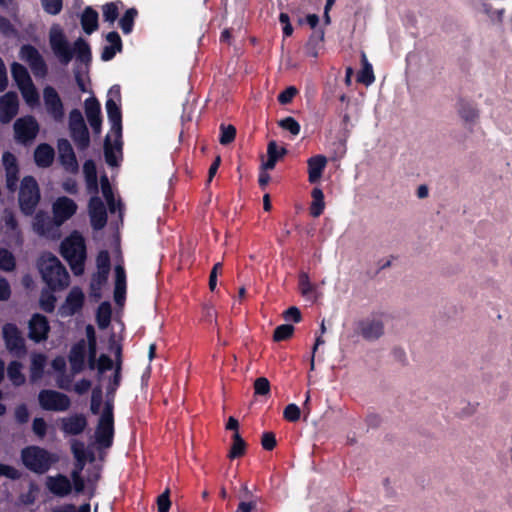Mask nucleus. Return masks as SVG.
Returning <instances> with one entry per match:
<instances>
[{"label":"nucleus","instance_id":"obj_1","mask_svg":"<svg viewBox=\"0 0 512 512\" xmlns=\"http://www.w3.org/2000/svg\"><path fill=\"white\" fill-rule=\"evenodd\" d=\"M71 449L75 459L77 460V466L71 474L73 485L66 476L61 474L48 476L45 479L46 488L52 494L59 497L67 496L73 488L77 493H80L84 490L85 484L81 477V471L87 461L93 460V454L85 448L83 443L73 441Z\"/></svg>","mask_w":512,"mask_h":512},{"label":"nucleus","instance_id":"obj_2","mask_svg":"<svg viewBox=\"0 0 512 512\" xmlns=\"http://www.w3.org/2000/svg\"><path fill=\"white\" fill-rule=\"evenodd\" d=\"M120 102V87L117 85L112 86L108 91L106 101V111L111 128L105 142V158L106 162L111 166L117 165L121 149L119 141L122 131Z\"/></svg>","mask_w":512,"mask_h":512},{"label":"nucleus","instance_id":"obj_3","mask_svg":"<svg viewBox=\"0 0 512 512\" xmlns=\"http://www.w3.org/2000/svg\"><path fill=\"white\" fill-rule=\"evenodd\" d=\"M91 410L100 414L97 429L95 432L96 442L102 447H109L112 444L114 435L113 412L110 403H101V392L94 391L91 400Z\"/></svg>","mask_w":512,"mask_h":512},{"label":"nucleus","instance_id":"obj_4","mask_svg":"<svg viewBox=\"0 0 512 512\" xmlns=\"http://www.w3.org/2000/svg\"><path fill=\"white\" fill-rule=\"evenodd\" d=\"M38 269L43 281L52 290H61L69 285V274L59 259L51 253H44L38 260Z\"/></svg>","mask_w":512,"mask_h":512},{"label":"nucleus","instance_id":"obj_5","mask_svg":"<svg viewBox=\"0 0 512 512\" xmlns=\"http://www.w3.org/2000/svg\"><path fill=\"white\" fill-rule=\"evenodd\" d=\"M60 252L75 275L83 274L86 246L84 238L79 232L71 233L62 241Z\"/></svg>","mask_w":512,"mask_h":512},{"label":"nucleus","instance_id":"obj_6","mask_svg":"<svg viewBox=\"0 0 512 512\" xmlns=\"http://www.w3.org/2000/svg\"><path fill=\"white\" fill-rule=\"evenodd\" d=\"M21 461L28 470L44 474L58 461V458L46 449L32 445L22 449Z\"/></svg>","mask_w":512,"mask_h":512},{"label":"nucleus","instance_id":"obj_7","mask_svg":"<svg viewBox=\"0 0 512 512\" xmlns=\"http://www.w3.org/2000/svg\"><path fill=\"white\" fill-rule=\"evenodd\" d=\"M40 200V191L36 180L31 176H26L21 181L19 191V205L21 211L26 215H31Z\"/></svg>","mask_w":512,"mask_h":512},{"label":"nucleus","instance_id":"obj_8","mask_svg":"<svg viewBox=\"0 0 512 512\" xmlns=\"http://www.w3.org/2000/svg\"><path fill=\"white\" fill-rule=\"evenodd\" d=\"M43 106L46 115L56 123L63 122L65 107L59 93L52 86H46L42 92Z\"/></svg>","mask_w":512,"mask_h":512},{"label":"nucleus","instance_id":"obj_9","mask_svg":"<svg viewBox=\"0 0 512 512\" xmlns=\"http://www.w3.org/2000/svg\"><path fill=\"white\" fill-rule=\"evenodd\" d=\"M38 402L40 407L47 411L63 412L70 407V399L67 395L50 389L39 392Z\"/></svg>","mask_w":512,"mask_h":512},{"label":"nucleus","instance_id":"obj_10","mask_svg":"<svg viewBox=\"0 0 512 512\" xmlns=\"http://www.w3.org/2000/svg\"><path fill=\"white\" fill-rule=\"evenodd\" d=\"M13 128L16 141L22 144L32 142L39 132L37 120L30 115L17 119Z\"/></svg>","mask_w":512,"mask_h":512},{"label":"nucleus","instance_id":"obj_11","mask_svg":"<svg viewBox=\"0 0 512 512\" xmlns=\"http://www.w3.org/2000/svg\"><path fill=\"white\" fill-rule=\"evenodd\" d=\"M49 42L54 54L64 63H68L73 56L72 50L59 25H53L49 32Z\"/></svg>","mask_w":512,"mask_h":512},{"label":"nucleus","instance_id":"obj_12","mask_svg":"<svg viewBox=\"0 0 512 512\" xmlns=\"http://www.w3.org/2000/svg\"><path fill=\"white\" fill-rule=\"evenodd\" d=\"M76 202L66 196L56 198L52 203V219L56 226H61L77 211Z\"/></svg>","mask_w":512,"mask_h":512},{"label":"nucleus","instance_id":"obj_13","mask_svg":"<svg viewBox=\"0 0 512 512\" xmlns=\"http://www.w3.org/2000/svg\"><path fill=\"white\" fill-rule=\"evenodd\" d=\"M69 130L74 142L81 148L89 145V134L83 116L78 109L69 114Z\"/></svg>","mask_w":512,"mask_h":512},{"label":"nucleus","instance_id":"obj_14","mask_svg":"<svg viewBox=\"0 0 512 512\" xmlns=\"http://www.w3.org/2000/svg\"><path fill=\"white\" fill-rule=\"evenodd\" d=\"M21 60L26 62L36 77H44L47 73L46 64L39 51L31 45H24L19 52Z\"/></svg>","mask_w":512,"mask_h":512},{"label":"nucleus","instance_id":"obj_15","mask_svg":"<svg viewBox=\"0 0 512 512\" xmlns=\"http://www.w3.org/2000/svg\"><path fill=\"white\" fill-rule=\"evenodd\" d=\"M2 334L8 351L17 357L25 354L24 339L14 324H5L2 328Z\"/></svg>","mask_w":512,"mask_h":512},{"label":"nucleus","instance_id":"obj_16","mask_svg":"<svg viewBox=\"0 0 512 512\" xmlns=\"http://www.w3.org/2000/svg\"><path fill=\"white\" fill-rule=\"evenodd\" d=\"M19 99L15 92H7L0 97V121L9 123L18 113Z\"/></svg>","mask_w":512,"mask_h":512},{"label":"nucleus","instance_id":"obj_17","mask_svg":"<svg viewBox=\"0 0 512 512\" xmlns=\"http://www.w3.org/2000/svg\"><path fill=\"white\" fill-rule=\"evenodd\" d=\"M84 293L78 287H74L70 290L64 303L59 308V314L61 316H71L77 313L83 305Z\"/></svg>","mask_w":512,"mask_h":512},{"label":"nucleus","instance_id":"obj_18","mask_svg":"<svg viewBox=\"0 0 512 512\" xmlns=\"http://www.w3.org/2000/svg\"><path fill=\"white\" fill-rule=\"evenodd\" d=\"M29 337L35 342H41L48 336L50 330L48 320L41 314H34L29 320Z\"/></svg>","mask_w":512,"mask_h":512},{"label":"nucleus","instance_id":"obj_19","mask_svg":"<svg viewBox=\"0 0 512 512\" xmlns=\"http://www.w3.org/2000/svg\"><path fill=\"white\" fill-rule=\"evenodd\" d=\"M84 110L87 120L97 134L101 132V107L99 101L95 97H89L84 102Z\"/></svg>","mask_w":512,"mask_h":512},{"label":"nucleus","instance_id":"obj_20","mask_svg":"<svg viewBox=\"0 0 512 512\" xmlns=\"http://www.w3.org/2000/svg\"><path fill=\"white\" fill-rule=\"evenodd\" d=\"M89 216L94 229H102L106 224V209L99 197L93 196L89 202Z\"/></svg>","mask_w":512,"mask_h":512},{"label":"nucleus","instance_id":"obj_21","mask_svg":"<svg viewBox=\"0 0 512 512\" xmlns=\"http://www.w3.org/2000/svg\"><path fill=\"white\" fill-rule=\"evenodd\" d=\"M2 164L6 172V186L10 191H15L18 180L17 159L10 152H5L2 156Z\"/></svg>","mask_w":512,"mask_h":512},{"label":"nucleus","instance_id":"obj_22","mask_svg":"<svg viewBox=\"0 0 512 512\" xmlns=\"http://www.w3.org/2000/svg\"><path fill=\"white\" fill-rule=\"evenodd\" d=\"M59 158L66 171L75 173L78 170V163L74 151L68 140L62 139L58 142Z\"/></svg>","mask_w":512,"mask_h":512},{"label":"nucleus","instance_id":"obj_23","mask_svg":"<svg viewBox=\"0 0 512 512\" xmlns=\"http://www.w3.org/2000/svg\"><path fill=\"white\" fill-rule=\"evenodd\" d=\"M359 333L367 340H376L383 335L384 327L380 320L367 319L358 325Z\"/></svg>","mask_w":512,"mask_h":512},{"label":"nucleus","instance_id":"obj_24","mask_svg":"<svg viewBox=\"0 0 512 512\" xmlns=\"http://www.w3.org/2000/svg\"><path fill=\"white\" fill-rule=\"evenodd\" d=\"M86 354L87 345L84 341L79 342L72 348L69 356V361L73 375L79 373L83 369Z\"/></svg>","mask_w":512,"mask_h":512},{"label":"nucleus","instance_id":"obj_25","mask_svg":"<svg viewBox=\"0 0 512 512\" xmlns=\"http://www.w3.org/2000/svg\"><path fill=\"white\" fill-rule=\"evenodd\" d=\"M298 287L301 295L309 301L314 302L320 297L317 286L312 283L308 273L306 272H300L298 277Z\"/></svg>","mask_w":512,"mask_h":512},{"label":"nucleus","instance_id":"obj_26","mask_svg":"<svg viewBox=\"0 0 512 512\" xmlns=\"http://www.w3.org/2000/svg\"><path fill=\"white\" fill-rule=\"evenodd\" d=\"M60 422L63 432L69 435L81 433L87 425L86 419L81 415L64 417Z\"/></svg>","mask_w":512,"mask_h":512},{"label":"nucleus","instance_id":"obj_27","mask_svg":"<svg viewBox=\"0 0 512 512\" xmlns=\"http://www.w3.org/2000/svg\"><path fill=\"white\" fill-rule=\"evenodd\" d=\"M327 159L325 156L316 155L308 160V175L311 183L317 182L326 166Z\"/></svg>","mask_w":512,"mask_h":512},{"label":"nucleus","instance_id":"obj_28","mask_svg":"<svg viewBox=\"0 0 512 512\" xmlns=\"http://www.w3.org/2000/svg\"><path fill=\"white\" fill-rule=\"evenodd\" d=\"M115 291L114 298L117 304L122 305L125 292H126V275L122 266L118 265L115 268Z\"/></svg>","mask_w":512,"mask_h":512},{"label":"nucleus","instance_id":"obj_29","mask_svg":"<svg viewBox=\"0 0 512 512\" xmlns=\"http://www.w3.org/2000/svg\"><path fill=\"white\" fill-rule=\"evenodd\" d=\"M11 74L17 88L33 83L28 70L18 62L11 64Z\"/></svg>","mask_w":512,"mask_h":512},{"label":"nucleus","instance_id":"obj_30","mask_svg":"<svg viewBox=\"0 0 512 512\" xmlns=\"http://www.w3.org/2000/svg\"><path fill=\"white\" fill-rule=\"evenodd\" d=\"M34 158L38 166L47 167L54 159V150L47 144H41L35 150Z\"/></svg>","mask_w":512,"mask_h":512},{"label":"nucleus","instance_id":"obj_31","mask_svg":"<svg viewBox=\"0 0 512 512\" xmlns=\"http://www.w3.org/2000/svg\"><path fill=\"white\" fill-rule=\"evenodd\" d=\"M83 173L85 175L86 186L90 193H97L98 185H97V177H96V167L93 161L88 160L83 165Z\"/></svg>","mask_w":512,"mask_h":512},{"label":"nucleus","instance_id":"obj_32","mask_svg":"<svg viewBox=\"0 0 512 512\" xmlns=\"http://www.w3.org/2000/svg\"><path fill=\"white\" fill-rule=\"evenodd\" d=\"M83 30L91 34L98 27V13L90 7H87L81 17Z\"/></svg>","mask_w":512,"mask_h":512},{"label":"nucleus","instance_id":"obj_33","mask_svg":"<svg viewBox=\"0 0 512 512\" xmlns=\"http://www.w3.org/2000/svg\"><path fill=\"white\" fill-rule=\"evenodd\" d=\"M7 375L9 380L15 386L24 384L26 378L23 373V365L18 361H12L7 368Z\"/></svg>","mask_w":512,"mask_h":512},{"label":"nucleus","instance_id":"obj_34","mask_svg":"<svg viewBox=\"0 0 512 512\" xmlns=\"http://www.w3.org/2000/svg\"><path fill=\"white\" fill-rule=\"evenodd\" d=\"M18 90L24 102L30 107L34 108L39 104V94L34 83L19 87Z\"/></svg>","mask_w":512,"mask_h":512},{"label":"nucleus","instance_id":"obj_35","mask_svg":"<svg viewBox=\"0 0 512 512\" xmlns=\"http://www.w3.org/2000/svg\"><path fill=\"white\" fill-rule=\"evenodd\" d=\"M46 365V357L42 354L31 355L30 377L32 381H37L43 374Z\"/></svg>","mask_w":512,"mask_h":512},{"label":"nucleus","instance_id":"obj_36","mask_svg":"<svg viewBox=\"0 0 512 512\" xmlns=\"http://www.w3.org/2000/svg\"><path fill=\"white\" fill-rule=\"evenodd\" d=\"M325 208L324 194L320 188L312 190V202L310 206V213L313 217H319Z\"/></svg>","mask_w":512,"mask_h":512},{"label":"nucleus","instance_id":"obj_37","mask_svg":"<svg viewBox=\"0 0 512 512\" xmlns=\"http://www.w3.org/2000/svg\"><path fill=\"white\" fill-rule=\"evenodd\" d=\"M358 81L366 86L371 85L375 81L372 65L368 62L365 54L362 55V69L358 75Z\"/></svg>","mask_w":512,"mask_h":512},{"label":"nucleus","instance_id":"obj_38","mask_svg":"<svg viewBox=\"0 0 512 512\" xmlns=\"http://www.w3.org/2000/svg\"><path fill=\"white\" fill-rule=\"evenodd\" d=\"M121 6L122 5L120 2H111V3H107V4L103 5L102 6V14H103L104 21H106L110 24H114V22L118 18L119 10H120Z\"/></svg>","mask_w":512,"mask_h":512},{"label":"nucleus","instance_id":"obj_39","mask_svg":"<svg viewBox=\"0 0 512 512\" xmlns=\"http://www.w3.org/2000/svg\"><path fill=\"white\" fill-rule=\"evenodd\" d=\"M100 184L103 197L109 206L110 212L115 213L118 205L114 201L112 188L106 176L101 177Z\"/></svg>","mask_w":512,"mask_h":512},{"label":"nucleus","instance_id":"obj_40","mask_svg":"<svg viewBox=\"0 0 512 512\" xmlns=\"http://www.w3.org/2000/svg\"><path fill=\"white\" fill-rule=\"evenodd\" d=\"M16 267V260L12 252L0 248V270L5 272L13 271Z\"/></svg>","mask_w":512,"mask_h":512},{"label":"nucleus","instance_id":"obj_41","mask_svg":"<svg viewBox=\"0 0 512 512\" xmlns=\"http://www.w3.org/2000/svg\"><path fill=\"white\" fill-rule=\"evenodd\" d=\"M50 221L44 212H38L33 220V229L40 235H46L49 231Z\"/></svg>","mask_w":512,"mask_h":512},{"label":"nucleus","instance_id":"obj_42","mask_svg":"<svg viewBox=\"0 0 512 512\" xmlns=\"http://www.w3.org/2000/svg\"><path fill=\"white\" fill-rule=\"evenodd\" d=\"M97 270L100 271V277L102 280L107 279L110 268V259L106 251H101L96 259Z\"/></svg>","mask_w":512,"mask_h":512},{"label":"nucleus","instance_id":"obj_43","mask_svg":"<svg viewBox=\"0 0 512 512\" xmlns=\"http://www.w3.org/2000/svg\"><path fill=\"white\" fill-rule=\"evenodd\" d=\"M137 16V11L134 8L128 9L124 16L120 19V27L125 34H129L133 29L134 20Z\"/></svg>","mask_w":512,"mask_h":512},{"label":"nucleus","instance_id":"obj_44","mask_svg":"<svg viewBox=\"0 0 512 512\" xmlns=\"http://www.w3.org/2000/svg\"><path fill=\"white\" fill-rule=\"evenodd\" d=\"M40 307L46 311V312H52L55 308L56 304V297L54 294L50 291H44L41 294L40 300Z\"/></svg>","mask_w":512,"mask_h":512},{"label":"nucleus","instance_id":"obj_45","mask_svg":"<svg viewBox=\"0 0 512 512\" xmlns=\"http://www.w3.org/2000/svg\"><path fill=\"white\" fill-rule=\"evenodd\" d=\"M86 336H87V340H88L89 359H90L91 365H93V362H94L95 356H96V337H95L94 328L91 325H88L86 327Z\"/></svg>","mask_w":512,"mask_h":512},{"label":"nucleus","instance_id":"obj_46","mask_svg":"<svg viewBox=\"0 0 512 512\" xmlns=\"http://www.w3.org/2000/svg\"><path fill=\"white\" fill-rule=\"evenodd\" d=\"M111 309L109 304L103 303L100 305L97 313V322L99 327L105 328L109 324Z\"/></svg>","mask_w":512,"mask_h":512},{"label":"nucleus","instance_id":"obj_47","mask_svg":"<svg viewBox=\"0 0 512 512\" xmlns=\"http://www.w3.org/2000/svg\"><path fill=\"white\" fill-rule=\"evenodd\" d=\"M254 393L258 396H268L270 393V382L266 377H259L254 381Z\"/></svg>","mask_w":512,"mask_h":512},{"label":"nucleus","instance_id":"obj_48","mask_svg":"<svg viewBox=\"0 0 512 512\" xmlns=\"http://www.w3.org/2000/svg\"><path fill=\"white\" fill-rule=\"evenodd\" d=\"M221 134L219 141L222 145H227L235 139L236 129L232 125H221Z\"/></svg>","mask_w":512,"mask_h":512},{"label":"nucleus","instance_id":"obj_49","mask_svg":"<svg viewBox=\"0 0 512 512\" xmlns=\"http://www.w3.org/2000/svg\"><path fill=\"white\" fill-rule=\"evenodd\" d=\"M279 126L296 136L300 133V124L292 117H286L279 121Z\"/></svg>","mask_w":512,"mask_h":512},{"label":"nucleus","instance_id":"obj_50","mask_svg":"<svg viewBox=\"0 0 512 512\" xmlns=\"http://www.w3.org/2000/svg\"><path fill=\"white\" fill-rule=\"evenodd\" d=\"M294 328L291 325L283 324L278 326L273 335L275 341H282L290 338L293 334Z\"/></svg>","mask_w":512,"mask_h":512},{"label":"nucleus","instance_id":"obj_51","mask_svg":"<svg viewBox=\"0 0 512 512\" xmlns=\"http://www.w3.org/2000/svg\"><path fill=\"white\" fill-rule=\"evenodd\" d=\"M301 415L300 408L296 404H289L283 411V416L290 422H296L299 420Z\"/></svg>","mask_w":512,"mask_h":512},{"label":"nucleus","instance_id":"obj_52","mask_svg":"<svg viewBox=\"0 0 512 512\" xmlns=\"http://www.w3.org/2000/svg\"><path fill=\"white\" fill-rule=\"evenodd\" d=\"M20 476L21 473L15 467L0 463V477H6L7 479L16 480Z\"/></svg>","mask_w":512,"mask_h":512},{"label":"nucleus","instance_id":"obj_53","mask_svg":"<svg viewBox=\"0 0 512 512\" xmlns=\"http://www.w3.org/2000/svg\"><path fill=\"white\" fill-rule=\"evenodd\" d=\"M33 432L40 438H43L47 432V423L43 418L37 417L32 423Z\"/></svg>","mask_w":512,"mask_h":512},{"label":"nucleus","instance_id":"obj_54","mask_svg":"<svg viewBox=\"0 0 512 512\" xmlns=\"http://www.w3.org/2000/svg\"><path fill=\"white\" fill-rule=\"evenodd\" d=\"M460 115L464 120L473 122L478 118V111L470 105H464L460 109Z\"/></svg>","mask_w":512,"mask_h":512},{"label":"nucleus","instance_id":"obj_55","mask_svg":"<svg viewBox=\"0 0 512 512\" xmlns=\"http://www.w3.org/2000/svg\"><path fill=\"white\" fill-rule=\"evenodd\" d=\"M44 9L52 14H58L62 7V0H42Z\"/></svg>","mask_w":512,"mask_h":512},{"label":"nucleus","instance_id":"obj_56","mask_svg":"<svg viewBox=\"0 0 512 512\" xmlns=\"http://www.w3.org/2000/svg\"><path fill=\"white\" fill-rule=\"evenodd\" d=\"M158 511L168 512L171 502L169 499V490L166 489L157 499Z\"/></svg>","mask_w":512,"mask_h":512},{"label":"nucleus","instance_id":"obj_57","mask_svg":"<svg viewBox=\"0 0 512 512\" xmlns=\"http://www.w3.org/2000/svg\"><path fill=\"white\" fill-rule=\"evenodd\" d=\"M286 153L285 148H279L275 141H271L268 144L267 154L268 157L278 160Z\"/></svg>","mask_w":512,"mask_h":512},{"label":"nucleus","instance_id":"obj_58","mask_svg":"<svg viewBox=\"0 0 512 512\" xmlns=\"http://www.w3.org/2000/svg\"><path fill=\"white\" fill-rule=\"evenodd\" d=\"M324 39V32L322 30L316 31L314 35L311 37L308 46L310 47V53L313 56H317V49L316 45L320 42H322Z\"/></svg>","mask_w":512,"mask_h":512},{"label":"nucleus","instance_id":"obj_59","mask_svg":"<svg viewBox=\"0 0 512 512\" xmlns=\"http://www.w3.org/2000/svg\"><path fill=\"white\" fill-rule=\"evenodd\" d=\"M11 297V287L9 282L0 275V301H7Z\"/></svg>","mask_w":512,"mask_h":512},{"label":"nucleus","instance_id":"obj_60","mask_svg":"<svg viewBox=\"0 0 512 512\" xmlns=\"http://www.w3.org/2000/svg\"><path fill=\"white\" fill-rule=\"evenodd\" d=\"M261 443L264 449L272 450L276 446L275 435L271 432L264 433Z\"/></svg>","mask_w":512,"mask_h":512},{"label":"nucleus","instance_id":"obj_61","mask_svg":"<svg viewBox=\"0 0 512 512\" xmlns=\"http://www.w3.org/2000/svg\"><path fill=\"white\" fill-rule=\"evenodd\" d=\"M245 452V442H233V445L230 449V452H229V457L231 459H234V458H237V457H240L244 454Z\"/></svg>","mask_w":512,"mask_h":512},{"label":"nucleus","instance_id":"obj_62","mask_svg":"<svg viewBox=\"0 0 512 512\" xmlns=\"http://www.w3.org/2000/svg\"><path fill=\"white\" fill-rule=\"evenodd\" d=\"M296 93L297 89L295 87H289L278 96V100L282 104H287L293 99Z\"/></svg>","mask_w":512,"mask_h":512},{"label":"nucleus","instance_id":"obj_63","mask_svg":"<svg viewBox=\"0 0 512 512\" xmlns=\"http://www.w3.org/2000/svg\"><path fill=\"white\" fill-rule=\"evenodd\" d=\"M75 50L78 52L79 56L83 60L86 59L89 54L88 44L81 39H79L75 42Z\"/></svg>","mask_w":512,"mask_h":512},{"label":"nucleus","instance_id":"obj_64","mask_svg":"<svg viewBox=\"0 0 512 512\" xmlns=\"http://www.w3.org/2000/svg\"><path fill=\"white\" fill-rule=\"evenodd\" d=\"M257 503L254 500L251 501H240L236 512H254L256 510Z\"/></svg>","mask_w":512,"mask_h":512}]
</instances>
